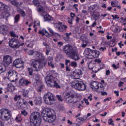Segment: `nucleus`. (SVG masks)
I'll return each mask as SVG.
<instances>
[{
  "label": "nucleus",
  "mask_w": 126,
  "mask_h": 126,
  "mask_svg": "<svg viewBox=\"0 0 126 126\" xmlns=\"http://www.w3.org/2000/svg\"><path fill=\"white\" fill-rule=\"evenodd\" d=\"M43 120L47 123H53L56 120L55 111L50 108H45L42 112Z\"/></svg>",
  "instance_id": "f257e3e1"
},
{
  "label": "nucleus",
  "mask_w": 126,
  "mask_h": 126,
  "mask_svg": "<svg viewBox=\"0 0 126 126\" xmlns=\"http://www.w3.org/2000/svg\"><path fill=\"white\" fill-rule=\"evenodd\" d=\"M63 52L64 54H65L66 56H69L70 58L74 61H78V60H79L78 55L75 53L74 49H73V47H72L71 45L67 44L63 46Z\"/></svg>",
  "instance_id": "f03ea898"
},
{
  "label": "nucleus",
  "mask_w": 126,
  "mask_h": 126,
  "mask_svg": "<svg viewBox=\"0 0 126 126\" xmlns=\"http://www.w3.org/2000/svg\"><path fill=\"white\" fill-rule=\"evenodd\" d=\"M30 125L31 126H40L42 119L41 118V114L38 112H32L30 117Z\"/></svg>",
  "instance_id": "7ed1b4c3"
},
{
  "label": "nucleus",
  "mask_w": 126,
  "mask_h": 126,
  "mask_svg": "<svg viewBox=\"0 0 126 126\" xmlns=\"http://www.w3.org/2000/svg\"><path fill=\"white\" fill-rule=\"evenodd\" d=\"M63 99L67 103H71V104H75L78 102L75 94L70 92L64 93L63 94Z\"/></svg>",
  "instance_id": "20e7f679"
},
{
  "label": "nucleus",
  "mask_w": 126,
  "mask_h": 126,
  "mask_svg": "<svg viewBox=\"0 0 126 126\" xmlns=\"http://www.w3.org/2000/svg\"><path fill=\"white\" fill-rule=\"evenodd\" d=\"M12 114L11 111L7 108H2L0 110V119L3 120L5 122H8L9 120H11Z\"/></svg>",
  "instance_id": "39448f33"
},
{
  "label": "nucleus",
  "mask_w": 126,
  "mask_h": 126,
  "mask_svg": "<svg viewBox=\"0 0 126 126\" xmlns=\"http://www.w3.org/2000/svg\"><path fill=\"white\" fill-rule=\"evenodd\" d=\"M55 79L56 78L53 77V75H47L45 78V82L48 86L49 87H52L53 88H61V86L59 85L58 82Z\"/></svg>",
  "instance_id": "423d86ee"
},
{
  "label": "nucleus",
  "mask_w": 126,
  "mask_h": 126,
  "mask_svg": "<svg viewBox=\"0 0 126 126\" xmlns=\"http://www.w3.org/2000/svg\"><path fill=\"white\" fill-rule=\"evenodd\" d=\"M84 54L86 56H88V59H95V58H99L100 52L97 50H93L90 48L85 49Z\"/></svg>",
  "instance_id": "0eeeda50"
},
{
  "label": "nucleus",
  "mask_w": 126,
  "mask_h": 126,
  "mask_svg": "<svg viewBox=\"0 0 126 126\" xmlns=\"http://www.w3.org/2000/svg\"><path fill=\"white\" fill-rule=\"evenodd\" d=\"M71 87L72 88H74L79 91H84V90H86V85L81 81H75L71 84Z\"/></svg>",
  "instance_id": "6e6552de"
},
{
  "label": "nucleus",
  "mask_w": 126,
  "mask_h": 126,
  "mask_svg": "<svg viewBox=\"0 0 126 126\" xmlns=\"http://www.w3.org/2000/svg\"><path fill=\"white\" fill-rule=\"evenodd\" d=\"M47 65V62H39L37 61L33 60L31 66L34 68V71H40L43 66Z\"/></svg>",
  "instance_id": "1a4fd4ad"
},
{
  "label": "nucleus",
  "mask_w": 126,
  "mask_h": 126,
  "mask_svg": "<svg viewBox=\"0 0 126 126\" xmlns=\"http://www.w3.org/2000/svg\"><path fill=\"white\" fill-rule=\"evenodd\" d=\"M24 43L20 44L18 38H12L9 41V46L13 49H19L20 46H23Z\"/></svg>",
  "instance_id": "9d476101"
},
{
  "label": "nucleus",
  "mask_w": 126,
  "mask_h": 126,
  "mask_svg": "<svg viewBox=\"0 0 126 126\" xmlns=\"http://www.w3.org/2000/svg\"><path fill=\"white\" fill-rule=\"evenodd\" d=\"M3 65L6 67L10 64V63H12V57L10 55H5L3 57Z\"/></svg>",
  "instance_id": "9b49d317"
},
{
  "label": "nucleus",
  "mask_w": 126,
  "mask_h": 126,
  "mask_svg": "<svg viewBox=\"0 0 126 126\" xmlns=\"http://www.w3.org/2000/svg\"><path fill=\"white\" fill-rule=\"evenodd\" d=\"M34 55L36 60H38V61H41V62H43V63H46V62H45V61H46V57L44 56L43 53L40 52L35 51Z\"/></svg>",
  "instance_id": "f8f14e48"
},
{
  "label": "nucleus",
  "mask_w": 126,
  "mask_h": 126,
  "mask_svg": "<svg viewBox=\"0 0 126 126\" xmlns=\"http://www.w3.org/2000/svg\"><path fill=\"white\" fill-rule=\"evenodd\" d=\"M13 65L16 66L17 68H21L23 67V62L21 60L18 59H16L14 62Z\"/></svg>",
  "instance_id": "ddd939ff"
},
{
  "label": "nucleus",
  "mask_w": 126,
  "mask_h": 126,
  "mask_svg": "<svg viewBox=\"0 0 126 126\" xmlns=\"http://www.w3.org/2000/svg\"><path fill=\"white\" fill-rule=\"evenodd\" d=\"M82 71L79 69H76L75 71L73 72V76L75 78H79L81 75L83 74Z\"/></svg>",
  "instance_id": "4468645a"
},
{
  "label": "nucleus",
  "mask_w": 126,
  "mask_h": 126,
  "mask_svg": "<svg viewBox=\"0 0 126 126\" xmlns=\"http://www.w3.org/2000/svg\"><path fill=\"white\" fill-rule=\"evenodd\" d=\"M0 33L2 34L3 35H7V29L6 27L4 26H0Z\"/></svg>",
  "instance_id": "2eb2a0df"
},
{
  "label": "nucleus",
  "mask_w": 126,
  "mask_h": 126,
  "mask_svg": "<svg viewBox=\"0 0 126 126\" xmlns=\"http://www.w3.org/2000/svg\"><path fill=\"white\" fill-rule=\"evenodd\" d=\"M35 105H41L42 104V97L40 96H36L34 99Z\"/></svg>",
  "instance_id": "dca6fc26"
},
{
  "label": "nucleus",
  "mask_w": 126,
  "mask_h": 126,
  "mask_svg": "<svg viewBox=\"0 0 126 126\" xmlns=\"http://www.w3.org/2000/svg\"><path fill=\"white\" fill-rule=\"evenodd\" d=\"M46 97H48V99L52 102H53V101H55V95L51 93H48L46 94Z\"/></svg>",
  "instance_id": "f3484780"
},
{
  "label": "nucleus",
  "mask_w": 126,
  "mask_h": 126,
  "mask_svg": "<svg viewBox=\"0 0 126 126\" xmlns=\"http://www.w3.org/2000/svg\"><path fill=\"white\" fill-rule=\"evenodd\" d=\"M48 60V65H49V66H51L52 68H55V65L53 63V57H49Z\"/></svg>",
  "instance_id": "a211bd4d"
},
{
  "label": "nucleus",
  "mask_w": 126,
  "mask_h": 126,
  "mask_svg": "<svg viewBox=\"0 0 126 126\" xmlns=\"http://www.w3.org/2000/svg\"><path fill=\"white\" fill-rule=\"evenodd\" d=\"M92 88H94L95 89H99L100 88V86H99V83L97 81L93 82L91 84Z\"/></svg>",
  "instance_id": "6ab92c4d"
},
{
  "label": "nucleus",
  "mask_w": 126,
  "mask_h": 126,
  "mask_svg": "<svg viewBox=\"0 0 126 126\" xmlns=\"http://www.w3.org/2000/svg\"><path fill=\"white\" fill-rule=\"evenodd\" d=\"M44 101L47 105H52L54 104V102H52L49 99L48 97L44 96Z\"/></svg>",
  "instance_id": "aec40b11"
},
{
  "label": "nucleus",
  "mask_w": 126,
  "mask_h": 126,
  "mask_svg": "<svg viewBox=\"0 0 126 126\" xmlns=\"http://www.w3.org/2000/svg\"><path fill=\"white\" fill-rule=\"evenodd\" d=\"M44 17V21H53V17H52L50 15L46 14Z\"/></svg>",
  "instance_id": "412c9836"
},
{
  "label": "nucleus",
  "mask_w": 126,
  "mask_h": 126,
  "mask_svg": "<svg viewBox=\"0 0 126 126\" xmlns=\"http://www.w3.org/2000/svg\"><path fill=\"white\" fill-rule=\"evenodd\" d=\"M17 11L18 12H19V13H20L22 17H25L26 16V13H25V11L23 9L21 8H19L18 9Z\"/></svg>",
  "instance_id": "4be33fe9"
},
{
  "label": "nucleus",
  "mask_w": 126,
  "mask_h": 126,
  "mask_svg": "<svg viewBox=\"0 0 126 126\" xmlns=\"http://www.w3.org/2000/svg\"><path fill=\"white\" fill-rule=\"evenodd\" d=\"M7 5L3 4V3L0 2V10H4L5 9H7L8 8Z\"/></svg>",
  "instance_id": "5701e85b"
},
{
  "label": "nucleus",
  "mask_w": 126,
  "mask_h": 126,
  "mask_svg": "<svg viewBox=\"0 0 126 126\" xmlns=\"http://www.w3.org/2000/svg\"><path fill=\"white\" fill-rule=\"evenodd\" d=\"M66 28H67V26L63 25L61 27H58L59 30L60 32H63L64 30L66 31Z\"/></svg>",
  "instance_id": "b1692460"
},
{
  "label": "nucleus",
  "mask_w": 126,
  "mask_h": 126,
  "mask_svg": "<svg viewBox=\"0 0 126 126\" xmlns=\"http://www.w3.org/2000/svg\"><path fill=\"white\" fill-rule=\"evenodd\" d=\"M14 71H15V70H9L6 74V76H7L8 78H11V77L12 76L13 73H14Z\"/></svg>",
  "instance_id": "393cba45"
},
{
  "label": "nucleus",
  "mask_w": 126,
  "mask_h": 126,
  "mask_svg": "<svg viewBox=\"0 0 126 126\" xmlns=\"http://www.w3.org/2000/svg\"><path fill=\"white\" fill-rule=\"evenodd\" d=\"M19 85H20V86H25V79H20L19 82Z\"/></svg>",
  "instance_id": "a878e982"
},
{
  "label": "nucleus",
  "mask_w": 126,
  "mask_h": 126,
  "mask_svg": "<svg viewBox=\"0 0 126 126\" xmlns=\"http://www.w3.org/2000/svg\"><path fill=\"white\" fill-rule=\"evenodd\" d=\"M69 66H72V67L75 68V67H77V63L75 61H72L69 64Z\"/></svg>",
  "instance_id": "bb28decb"
},
{
  "label": "nucleus",
  "mask_w": 126,
  "mask_h": 126,
  "mask_svg": "<svg viewBox=\"0 0 126 126\" xmlns=\"http://www.w3.org/2000/svg\"><path fill=\"white\" fill-rule=\"evenodd\" d=\"M92 16L94 19L95 21H97V20L99 19V16H100V15L99 14V12H97V14H95V12H94L92 14Z\"/></svg>",
  "instance_id": "cd10ccee"
},
{
  "label": "nucleus",
  "mask_w": 126,
  "mask_h": 126,
  "mask_svg": "<svg viewBox=\"0 0 126 126\" xmlns=\"http://www.w3.org/2000/svg\"><path fill=\"white\" fill-rule=\"evenodd\" d=\"M10 3L11 4H13V5H15V6H16V7H18L19 6V3L15 0H10Z\"/></svg>",
  "instance_id": "c85d7f7f"
},
{
  "label": "nucleus",
  "mask_w": 126,
  "mask_h": 126,
  "mask_svg": "<svg viewBox=\"0 0 126 126\" xmlns=\"http://www.w3.org/2000/svg\"><path fill=\"white\" fill-rule=\"evenodd\" d=\"M80 38L81 40H82V42L84 43V44L87 45V46H88V44H89V42L84 40V39H86V36L84 35H81Z\"/></svg>",
  "instance_id": "c756f323"
},
{
  "label": "nucleus",
  "mask_w": 126,
  "mask_h": 126,
  "mask_svg": "<svg viewBox=\"0 0 126 126\" xmlns=\"http://www.w3.org/2000/svg\"><path fill=\"white\" fill-rule=\"evenodd\" d=\"M20 20V15L17 14L14 17V23H18L19 20Z\"/></svg>",
  "instance_id": "7c9ffc66"
},
{
  "label": "nucleus",
  "mask_w": 126,
  "mask_h": 126,
  "mask_svg": "<svg viewBox=\"0 0 126 126\" xmlns=\"http://www.w3.org/2000/svg\"><path fill=\"white\" fill-rule=\"evenodd\" d=\"M96 7H97V4H96L91 5L89 7V11H90V12H92V11L94 10Z\"/></svg>",
  "instance_id": "2f4dec72"
},
{
  "label": "nucleus",
  "mask_w": 126,
  "mask_h": 126,
  "mask_svg": "<svg viewBox=\"0 0 126 126\" xmlns=\"http://www.w3.org/2000/svg\"><path fill=\"white\" fill-rule=\"evenodd\" d=\"M15 121L16 123H21V121H22L21 116H20V115H17L15 119Z\"/></svg>",
  "instance_id": "473e14b6"
},
{
  "label": "nucleus",
  "mask_w": 126,
  "mask_h": 126,
  "mask_svg": "<svg viewBox=\"0 0 126 126\" xmlns=\"http://www.w3.org/2000/svg\"><path fill=\"white\" fill-rule=\"evenodd\" d=\"M17 75H18L17 72L15 71L13 73V75H12L11 78H12L13 79H15V80H16L17 79Z\"/></svg>",
  "instance_id": "72a5a7b5"
},
{
  "label": "nucleus",
  "mask_w": 126,
  "mask_h": 126,
  "mask_svg": "<svg viewBox=\"0 0 126 126\" xmlns=\"http://www.w3.org/2000/svg\"><path fill=\"white\" fill-rule=\"evenodd\" d=\"M29 75L32 76L33 75V68L32 67H28Z\"/></svg>",
  "instance_id": "f704fd0d"
},
{
  "label": "nucleus",
  "mask_w": 126,
  "mask_h": 126,
  "mask_svg": "<svg viewBox=\"0 0 126 126\" xmlns=\"http://www.w3.org/2000/svg\"><path fill=\"white\" fill-rule=\"evenodd\" d=\"M10 35L11 37H13V38H18V35H16V34L13 31L10 32Z\"/></svg>",
  "instance_id": "c9c22d12"
},
{
  "label": "nucleus",
  "mask_w": 126,
  "mask_h": 126,
  "mask_svg": "<svg viewBox=\"0 0 126 126\" xmlns=\"http://www.w3.org/2000/svg\"><path fill=\"white\" fill-rule=\"evenodd\" d=\"M8 87L12 91H14V90H15V86H13V85L11 83L9 84L8 85Z\"/></svg>",
  "instance_id": "e433bc0d"
},
{
  "label": "nucleus",
  "mask_w": 126,
  "mask_h": 126,
  "mask_svg": "<svg viewBox=\"0 0 126 126\" xmlns=\"http://www.w3.org/2000/svg\"><path fill=\"white\" fill-rule=\"evenodd\" d=\"M34 78L35 80L36 81V83H38V82H40V76L39 75H38L37 74H35Z\"/></svg>",
  "instance_id": "4c0bfd02"
},
{
  "label": "nucleus",
  "mask_w": 126,
  "mask_h": 126,
  "mask_svg": "<svg viewBox=\"0 0 126 126\" xmlns=\"http://www.w3.org/2000/svg\"><path fill=\"white\" fill-rule=\"evenodd\" d=\"M21 113V115L24 116V117H27V115H28V112L25 110H22Z\"/></svg>",
  "instance_id": "58836bf2"
},
{
  "label": "nucleus",
  "mask_w": 126,
  "mask_h": 126,
  "mask_svg": "<svg viewBox=\"0 0 126 126\" xmlns=\"http://www.w3.org/2000/svg\"><path fill=\"white\" fill-rule=\"evenodd\" d=\"M29 94V91L28 90H24L23 93V97H27L28 96V94Z\"/></svg>",
  "instance_id": "ea45409f"
},
{
  "label": "nucleus",
  "mask_w": 126,
  "mask_h": 126,
  "mask_svg": "<svg viewBox=\"0 0 126 126\" xmlns=\"http://www.w3.org/2000/svg\"><path fill=\"white\" fill-rule=\"evenodd\" d=\"M19 105L20 106V107H21V108H22V109H25V108H26L27 107V105H25V104H22V102H19Z\"/></svg>",
  "instance_id": "a19ab883"
},
{
  "label": "nucleus",
  "mask_w": 126,
  "mask_h": 126,
  "mask_svg": "<svg viewBox=\"0 0 126 126\" xmlns=\"http://www.w3.org/2000/svg\"><path fill=\"white\" fill-rule=\"evenodd\" d=\"M29 84H31V81L25 79V86H28Z\"/></svg>",
  "instance_id": "79ce46f5"
},
{
  "label": "nucleus",
  "mask_w": 126,
  "mask_h": 126,
  "mask_svg": "<svg viewBox=\"0 0 126 126\" xmlns=\"http://www.w3.org/2000/svg\"><path fill=\"white\" fill-rule=\"evenodd\" d=\"M21 98V96L20 95H18L17 94H16L15 97H14V101H17V100H20Z\"/></svg>",
  "instance_id": "37998d69"
},
{
  "label": "nucleus",
  "mask_w": 126,
  "mask_h": 126,
  "mask_svg": "<svg viewBox=\"0 0 126 126\" xmlns=\"http://www.w3.org/2000/svg\"><path fill=\"white\" fill-rule=\"evenodd\" d=\"M5 71V69H3V67L2 66V64H0V74L3 73V72Z\"/></svg>",
  "instance_id": "c03bdc74"
},
{
  "label": "nucleus",
  "mask_w": 126,
  "mask_h": 126,
  "mask_svg": "<svg viewBox=\"0 0 126 126\" xmlns=\"http://www.w3.org/2000/svg\"><path fill=\"white\" fill-rule=\"evenodd\" d=\"M46 56H49V54H50V52H51V48L50 47H47L46 48Z\"/></svg>",
  "instance_id": "a18cd8bd"
},
{
  "label": "nucleus",
  "mask_w": 126,
  "mask_h": 126,
  "mask_svg": "<svg viewBox=\"0 0 126 126\" xmlns=\"http://www.w3.org/2000/svg\"><path fill=\"white\" fill-rule=\"evenodd\" d=\"M114 123V121H113V119H109L108 120V124L110 125H112V126H115V124L113 123Z\"/></svg>",
  "instance_id": "49530a36"
},
{
  "label": "nucleus",
  "mask_w": 126,
  "mask_h": 126,
  "mask_svg": "<svg viewBox=\"0 0 126 126\" xmlns=\"http://www.w3.org/2000/svg\"><path fill=\"white\" fill-rule=\"evenodd\" d=\"M43 87H44V86L43 85H41L38 87V89H37L38 92H42V90H43Z\"/></svg>",
  "instance_id": "de8ad7c7"
},
{
  "label": "nucleus",
  "mask_w": 126,
  "mask_h": 126,
  "mask_svg": "<svg viewBox=\"0 0 126 126\" xmlns=\"http://www.w3.org/2000/svg\"><path fill=\"white\" fill-rule=\"evenodd\" d=\"M38 10L39 12H42V13L45 12V10H44V7H40L38 8Z\"/></svg>",
  "instance_id": "09e8293b"
},
{
  "label": "nucleus",
  "mask_w": 126,
  "mask_h": 126,
  "mask_svg": "<svg viewBox=\"0 0 126 126\" xmlns=\"http://www.w3.org/2000/svg\"><path fill=\"white\" fill-rule=\"evenodd\" d=\"M70 63H71L70 60H69L67 59L65 60V64L66 66H68V63L70 64Z\"/></svg>",
  "instance_id": "8fccbe9b"
},
{
  "label": "nucleus",
  "mask_w": 126,
  "mask_h": 126,
  "mask_svg": "<svg viewBox=\"0 0 126 126\" xmlns=\"http://www.w3.org/2000/svg\"><path fill=\"white\" fill-rule=\"evenodd\" d=\"M68 19V23L70 24V25H72V21H73V19H70L69 18H67Z\"/></svg>",
  "instance_id": "3c124183"
},
{
  "label": "nucleus",
  "mask_w": 126,
  "mask_h": 126,
  "mask_svg": "<svg viewBox=\"0 0 126 126\" xmlns=\"http://www.w3.org/2000/svg\"><path fill=\"white\" fill-rule=\"evenodd\" d=\"M56 97L58 100H59V101H60L61 102H63V98H62V95H57Z\"/></svg>",
  "instance_id": "603ef678"
},
{
  "label": "nucleus",
  "mask_w": 126,
  "mask_h": 126,
  "mask_svg": "<svg viewBox=\"0 0 126 126\" xmlns=\"http://www.w3.org/2000/svg\"><path fill=\"white\" fill-rule=\"evenodd\" d=\"M86 120H87V116H86L81 117V122H83V121H86Z\"/></svg>",
  "instance_id": "864d4df0"
},
{
  "label": "nucleus",
  "mask_w": 126,
  "mask_h": 126,
  "mask_svg": "<svg viewBox=\"0 0 126 126\" xmlns=\"http://www.w3.org/2000/svg\"><path fill=\"white\" fill-rule=\"evenodd\" d=\"M28 55H29V56H32V55H33L34 54V51H33L32 50H30L28 52Z\"/></svg>",
  "instance_id": "5fc2aeb1"
},
{
  "label": "nucleus",
  "mask_w": 126,
  "mask_h": 126,
  "mask_svg": "<svg viewBox=\"0 0 126 126\" xmlns=\"http://www.w3.org/2000/svg\"><path fill=\"white\" fill-rule=\"evenodd\" d=\"M39 34H41L42 36H45V32H44V30L42 31H39L38 32Z\"/></svg>",
  "instance_id": "6e6d98bb"
},
{
  "label": "nucleus",
  "mask_w": 126,
  "mask_h": 126,
  "mask_svg": "<svg viewBox=\"0 0 126 126\" xmlns=\"http://www.w3.org/2000/svg\"><path fill=\"white\" fill-rule=\"evenodd\" d=\"M112 67H113V68H115V69H118V68L120 67L119 66H117L115 64H113L112 65Z\"/></svg>",
  "instance_id": "4d7b16f0"
},
{
  "label": "nucleus",
  "mask_w": 126,
  "mask_h": 126,
  "mask_svg": "<svg viewBox=\"0 0 126 126\" xmlns=\"http://www.w3.org/2000/svg\"><path fill=\"white\" fill-rule=\"evenodd\" d=\"M22 101H23V104L26 105H28V102H27V101H26V100H25L24 99H22Z\"/></svg>",
  "instance_id": "13d9d810"
},
{
  "label": "nucleus",
  "mask_w": 126,
  "mask_h": 126,
  "mask_svg": "<svg viewBox=\"0 0 126 126\" xmlns=\"http://www.w3.org/2000/svg\"><path fill=\"white\" fill-rule=\"evenodd\" d=\"M49 31L52 34V36H54L55 35V32H54L52 29H49Z\"/></svg>",
  "instance_id": "bf43d9fd"
},
{
  "label": "nucleus",
  "mask_w": 126,
  "mask_h": 126,
  "mask_svg": "<svg viewBox=\"0 0 126 126\" xmlns=\"http://www.w3.org/2000/svg\"><path fill=\"white\" fill-rule=\"evenodd\" d=\"M43 45L46 48H49V47H50V46L48 44H47L46 42H45L43 43Z\"/></svg>",
  "instance_id": "052dcab7"
},
{
  "label": "nucleus",
  "mask_w": 126,
  "mask_h": 126,
  "mask_svg": "<svg viewBox=\"0 0 126 126\" xmlns=\"http://www.w3.org/2000/svg\"><path fill=\"white\" fill-rule=\"evenodd\" d=\"M110 73H111V71H110V70L108 69L106 70V75H109Z\"/></svg>",
  "instance_id": "680f3d73"
},
{
  "label": "nucleus",
  "mask_w": 126,
  "mask_h": 126,
  "mask_svg": "<svg viewBox=\"0 0 126 126\" xmlns=\"http://www.w3.org/2000/svg\"><path fill=\"white\" fill-rule=\"evenodd\" d=\"M33 3L35 5H37L38 4V0H33L32 1Z\"/></svg>",
  "instance_id": "e2e57ef3"
},
{
  "label": "nucleus",
  "mask_w": 126,
  "mask_h": 126,
  "mask_svg": "<svg viewBox=\"0 0 126 126\" xmlns=\"http://www.w3.org/2000/svg\"><path fill=\"white\" fill-rule=\"evenodd\" d=\"M54 36H55L56 37H61V34L58 33H55L54 32Z\"/></svg>",
  "instance_id": "0e129e2a"
},
{
  "label": "nucleus",
  "mask_w": 126,
  "mask_h": 126,
  "mask_svg": "<svg viewBox=\"0 0 126 126\" xmlns=\"http://www.w3.org/2000/svg\"><path fill=\"white\" fill-rule=\"evenodd\" d=\"M70 16L71 17V19H73V18L74 17V16H75V14L73 13H71Z\"/></svg>",
  "instance_id": "69168bd1"
},
{
  "label": "nucleus",
  "mask_w": 126,
  "mask_h": 126,
  "mask_svg": "<svg viewBox=\"0 0 126 126\" xmlns=\"http://www.w3.org/2000/svg\"><path fill=\"white\" fill-rule=\"evenodd\" d=\"M114 93L115 94H116V96L117 97H119V94L120 93V92L119 91H114Z\"/></svg>",
  "instance_id": "338daca9"
},
{
  "label": "nucleus",
  "mask_w": 126,
  "mask_h": 126,
  "mask_svg": "<svg viewBox=\"0 0 126 126\" xmlns=\"http://www.w3.org/2000/svg\"><path fill=\"white\" fill-rule=\"evenodd\" d=\"M95 63H101V60L100 59H95L94 60Z\"/></svg>",
  "instance_id": "774afa93"
}]
</instances>
